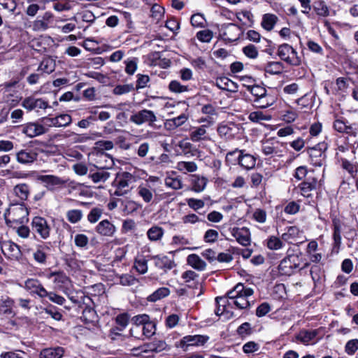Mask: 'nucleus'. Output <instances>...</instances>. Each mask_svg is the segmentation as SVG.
<instances>
[{
	"label": "nucleus",
	"instance_id": "obj_46",
	"mask_svg": "<svg viewBox=\"0 0 358 358\" xmlns=\"http://www.w3.org/2000/svg\"><path fill=\"white\" fill-rule=\"evenodd\" d=\"M170 294V290L168 287H160L155 291L152 294L148 297L149 301L155 302L160 300Z\"/></svg>",
	"mask_w": 358,
	"mask_h": 358
},
{
	"label": "nucleus",
	"instance_id": "obj_37",
	"mask_svg": "<svg viewBox=\"0 0 358 358\" xmlns=\"http://www.w3.org/2000/svg\"><path fill=\"white\" fill-rule=\"evenodd\" d=\"M317 334V330H302L296 336V339L305 345H308Z\"/></svg>",
	"mask_w": 358,
	"mask_h": 358
},
{
	"label": "nucleus",
	"instance_id": "obj_35",
	"mask_svg": "<svg viewBox=\"0 0 358 358\" xmlns=\"http://www.w3.org/2000/svg\"><path fill=\"white\" fill-rule=\"evenodd\" d=\"M313 9L317 15L320 17H326L330 15L331 10L323 0L314 1Z\"/></svg>",
	"mask_w": 358,
	"mask_h": 358
},
{
	"label": "nucleus",
	"instance_id": "obj_5",
	"mask_svg": "<svg viewBox=\"0 0 358 358\" xmlns=\"http://www.w3.org/2000/svg\"><path fill=\"white\" fill-rule=\"evenodd\" d=\"M277 55L286 63L292 66H299L301 63V58L297 52L287 43H283L278 46Z\"/></svg>",
	"mask_w": 358,
	"mask_h": 358
},
{
	"label": "nucleus",
	"instance_id": "obj_24",
	"mask_svg": "<svg viewBox=\"0 0 358 358\" xmlns=\"http://www.w3.org/2000/svg\"><path fill=\"white\" fill-rule=\"evenodd\" d=\"M13 193L19 201L24 203L29 197L31 193L30 185L25 182L17 184L13 187Z\"/></svg>",
	"mask_w": 358,
	"mask_h": 358
},
{
	"label": "nucleus",
	"instance_id": "obj_20",
	"mask_svg": "<svg viewBox=\"0 0 358 358\" xmlns=\"http://www.w3.org/2000/svg\"><path fill=\"white\" fill-rule=\"evenodd\" d=\"M208 336L203 335H188L184 336L180 341V347L187 350L189 346L203 345L208 341Z\"/></svg>",
	"mask_w": 358,
	"mask_h": 358
},
{
	"label": "nucleus",
	"instance_id": "obj_39",
	"mask_svg": "<svg viewBox=\"0 0 358 358\" xmlns=\"http://www.w3.org/2000/svg\"><path fill=\"white\" fill-rule=\"evenodd\" d=\"M27 215L28 211L23 205H20L19 206H13V208H10L8 211V216H13L11 217L13 221H20L22 222V221L21 220V218H23Z\"/></svg>",
	"mask_w": 358,
	"mask_h": 358
},
{
	"label": "nucleus",
	"instance_id": "obj_32",
	"mask_svg": "<svg viewBox=\"0 0 358 358\" xmlns=\"http://www.w3.org/2000/svg\"><path fill=\"white\" fill-rule=\"evenodd\" d=\"M334 128L336 131L340 133L349 134L352 130V127L348 124V121H345L343 117H340L337 114L334 115Z\"/></svg>",
	"mask_w": 358,
	"mask_h": 358
},
{
	"label": "nucleus",
	"instance_id": "obj_6",
	"mask_svg": "<svg viewBox=\"0 0 358 358\" xmlns=\"http://www.w3.org/2000/svg\"><path fill=\"white\" fill-rule=\"evenodd\" d=\"M328 148L327 143L320 142L313 148L307 150L309 155L310 162L313 166H322L326 162V150Z\"/></svg>",
	"mask_w": 358,
	"mask_h": 358
},
{
	"label": "nucleus",
	"instance_id": "obj_60",
	"mask_svg": "<svg viewBox=\"0 0 358 358\" xmlns=\"http://www.w3.org/2000/svg\"><path fill=\"white\" fill-rule=\"evenodd\" d=\"M133 90L132 84L118 85L113 90V93L115 95H122L131 92Z\"/></svg>",
	"mask_w": 358,
	"mask_h": 358
},
{
	"label": "nucleus",
	"instance_id": "obj_59",
	"mask_svg": "<svg viewBox=\"0 0 358 358\" xmlns=\"http://www.w3.org/2000/svg\"><path fill=\"white\" fill-rule=\"evenodd\" d=\"M186 202L188 206L195 211L203 208L205 206V202L202 199L189 198L186 199Z\"/></svg>",
	"mask_w": 358,
	"mask_h": 358
},
{
	"label": "nucleus",
	"instance_id": "obj_3",
	"mask_svg": "<svg viewBox=\"0 0 358 358\" xmlns=\"http://www.w3.org/2000/svg\"><path fill=\"white\" fill-rule=\"evenodd\" d=\"M247 90L250 92L252 99L250 101L260 108H266L275 102V97L268 93L266 87L261 85H247Z\"/></svg>",
	"mask_w": 358,
	"mask_h": 358
},
{
	"label": "nucleus",
	"instance_id": "obj_29",
	"mask_svg": "<svg viewBox=\"0 0 358 358\" xmlns=\"http://www.w3.org/2000/svg\"><path fill=\"white\" fill-rule=\"evenodd\" d=\"M96 231L101 236H112L115 231V227L108 220H104L97 224Z\"/></svg>",
	"mask_w": 358,
	"mask_h": 358
},
{
	"label": "nucleus",
	"instance_id": "obj_8",
	"mask_svg": "<svg viewBox=\"0 0 358 358\" xmlns=\"http://www.w3.org/2000/svg\"><path fill=\"white\" fill-rule=\"evenodd\" d=\"M299 257L296 255H288L282 259L278 265V271L281 275H290L299 268Z\"/></svg>",
	"mask_w": 358,
	"mask_h": 358
},
{
	"label": "nucleus",
	"instance_id": "obj_58",
	"mask_svg": "<svg viewBox=\"0 0 358 358\" xmlns=\"http://www.w3.org/2000/svg\"><path fill=\"white\" fill-rule=\"evenodd\" d=\"M213 36V33L210 29H204L196 33L197 39L202 43H209Z\"/></svg>",
	"mask_w": 358,
	"mask_h": 358
},
{
	"label": "nucleus",
	"instance_id": "obj_25",
	"mask_svg": "<svg viewBox=\"0 0 358 358\" xmlns=\"http://www.w3.org/2000/svg\"><path fill=\"white\" fill-rule=\"evenodd\" d=\"M22 106L28 110L34 109H45L48 107V103L42 99L29 96L24 99Z\"/></svg>",
	"mask_w": 358,
	"mask_h": 358
},
{
	"label": "nucleus",
	"instance_id": "obj_43",
	"mask_svg": "<svg viewBox=\"0 0 358 358\" xmlns=\"http://www.w3.org/2000/svg\"><path fill=\"white\" fill-rule=\"evenodd\" d=\"M56 67L55 61L51 58H45L41 62L37 71L46 74L52 73Z\"/></svg>",
	"mask_w": 358,
	"mask_h": 358
},
{
	"label": "nucleus",
	"instance_id": "obj_63",
	"mask_svg": "<svg viewBox=\"0 0 358 358\" xmlns=\"http://www.w3.org/2000/svg\"><path fill=\"white\" fill-rule=\"evenodd\" d=\"M169 89L172 92L182 93L188 90L187 86L182 85L178 80H172L169 85Z\"/></svg>",
	"mask_w": 358,
	"mask_h": 358
},
{
	"label": "nucleus",
	"instance_id": "obj_38",
	"mask_svg": "<svg viewBox=\"0 0 358 358\" xmlns=\"http://www.w3.org/2000/svg\"><path fill=\"white\" fill-rule=\"evenodd\" d=\"M278 20V17L272 13L263 15L261 22L262 27L266 31H271Z\"/></svg>",
	"mask_w": 358,
	"mask_h": 358
},
{
	"label": "nucleus",
	"instance_id": "obj_30",
	"mask_svg": "<svg viewBox=\"0 0 358 358\" xmlns=\"http://www.w3.org/2000/svg\"><path fill=\"white\" fill-rule=\"evenodd\" d=\"M64 355V349L62 347L48 348L40 352L39 358H62Z\"/></svg>",
	"mask_w": 358,
	"mask_h": 358
},
{
	"label": "nucleus",
	"instance_id": "obj_11",
	"mask_svg": "<svg viewBox=\"0 0 358 358\" xmlns=\"http://www.w3.org/2000/svg\"><path fill=\"white\" fill-rule=\"evenodd\" d=\"M23 287L31 295H36L43 299L48 294V291L37 278H28L24 281Z\"/></svg>",
	"mask_w": 358,
	"mask_h": 358
},
{
	"label": "nucleus",
	"instance_id": "obj_41",
	"mask_svg": "<svg viewBox=\"0 0 358 358\" xmlns=\"http://www.w3.org/2000/svg\"><path fill=\"white\" fill-rule=\"evenodd\" d=\"M333 239V252L338 254L341 245V227L338 223H334Z\"/></svg>",
	"mask_w": 358,
	"mask_h": 358
},
{
	"label": "nucleus",
	"instance_id": "obj_12",
	"mask_svg": "<svg viewBox=\"0 0 358 358\" xmlns=\"http://www.w3.org/2000/svg\"><path fill=\"white\" fill-rule=\"evenodd\" d=\"M229 231L239 244L245 247L250 245L251 234L248 228L234 227L230 228Z\"/></svg>",
	"mask_w": 358,
	"mask_h": 358
},
{
	"label": "nucleus",
	"instance_id": "obj_33",
	"mask_svg": "<svg viewBox=\"0 0 358 358\" xmlns=\"http://www.w3.org/2000/svg\"><path fill=\"white\" fill-rule=\"evenodd\" d=\"M285 242L281 237L276 236H269L264 241V245L271 250H278L284 247Z\"/></svg>",
	"mask_w": 358,
	"mask_h": 358
},
{
	"label": "nucleus",
	"instance_id": "obj_36",
	"mask_svg": "<svg viewBox=\"0 0 358 358\" xmlns=\"http://www.w3.org/2000/svg\"><path fill=\"white\" fill-rule=\"evenodd\" d=\"M187 263L196 270L203 271L206 267V262L197 255L191 254L187 257Z\"/></svg>",
	"mask_w": 358,
	"mask_h": 358
},
{
	"label": "nucleus",
	"instance_id": "obj_27",
	"mask_svg": "<svg viewBox=\"0 0 358 358\" xmlns=\"http://www.w3.org/2000/svg\"><path fill=\"white\" fill-rule=\"evenodd\" d=\"M303 231L299 229L296 226L288 227L286 231L281 236V238L286 243H292L293 241H296L300 238Z\"/></svg>",
	"mask_w": 358,
	"mask_h": 358
},
{
	"label": "nucleus",
	"instance_id": "obj_57",
	"mask_svg": "<svg viewBox=\"0 0 358 358\" xmlns=\"http://www.w3.org/2000/svg\"><path fill=\"white\" fill-rule=\"evenodd\" d=\"M341 166L348 171L352 176H354L358 171V166L352 164L346 159H341Z\"/></svg>",
	"mask_w": 358,
	"mask_h": 358
},
{
	"label": "nucleus",
	"instance_id": "obj_42",
	"mask_svg": "<svg viewBox=\"0 0 358 358\" xmlns=\"http://www.w3.org/2000/svg\"><path fill=\"white\" fill-rule=\"evenodd\" d=\"M215 301H216V303L217 306V307L215 310V314L217 315H222L224 313H226L227 314L229 313V310H227L228 306H228L229 299H227V297H226L225 296H217L215 299ZM232 315H233V313H230V315L232 316Z\"/></svg>",
	"mask_w": 358,
	"mask_h": 358
},
{
	"label": "nucleus",
	"instance_id": "obj_18",
	"mask_svg": "<svg viewBox=\"0 0 358 358\" xmlns=\"http://www.w3.org/2000/svg\"><path fill=\"white\" fill-rule=\"evenodd\" d=\"M95 157V163L90 164V165L93 166L95 169L109 170L111 169L115 164L113 158L103 152H97Z\"/></svg>",
	"mask_w": 358,
	"mask_h": 358
},
{
	"label": "nucleus",
	"instance_id": "obj_1",
	"mask_svg": "<svg viewBox=\"0 0 358 358\" xmlns=\"http://www.w3.org/2000/svg\"><path fill=\"white\" fill-rule=\"evenodd\" d=\"M253 294L252 288L245 287L239 283L229 291L225 296L229 299L228 306H234L238 309H248L254 304L253 301L250 300Z\"/></svg>",
	"mask_w": 358,
	"mask_h": 358
},
{
	"label": "nucleus",
	"instance_id": "obj_4",
	"mask_svg": "<svg viewBox=\"0 0 358 358\" xmlns=\"http://www.w3.org/2000/svg\"><path fill=\"white\" fill-rule=\"evenodd\" d=\"M226 161L233 164L238 163L245 170H251L256 165V158L253 155L246 153L245 150L238 148L227 154Z\"/></svg>",
	"mask_w": 358,
	"mask_h": 358
},
{
	"label": "nucleus",
	"instance_id": "obj_53",
	"mask_svg": "<svg viewBox=\"0 0 358 358\" xmlns=\"http://www.w3.org/2000/svg\"><path fill=\"white\" fill-rule=\"evenodd\" d=\"M242 52L245 57L251 59H255L259 56L257 48L253 44H248L242 48Z\"/></svg>",
	"mask_w": 358,
	"mask_h": 358
},
{
	"label": "nucleus",
	"instance_id": "obj_50",
	"mask_svg": "<svg viewBox=\"0 0 358 358\" xmlns=\"http://www.w3.org/2000/svg\"><path fill=\"white\" fill-rule=\"evenodd\" d=\"M248 119L253 122H260L271 120V115L265 114L262 111H253L249 114Z\"/></svg>",
	"mask_w": 358,
	"mask_h": 358
},
{
	"label": "nucleus",
	"instance_id": "obj_48",
	"mask_svg": "<svg viewBox=\"0 0 358 358\" xmlns=\"http://www.w3.org/2000/svg\"><path fill=\"white\" fill-rule=\"evenodd\" d=\"M236 17L245 25L251 26L253 23V15L249 10H241L236 13Z\"/></svg>",
	"mask_w": 358,
	"mask_h": 358
},
{
	"label": "nucleus",
	"instance_id": "obj_51",
	"mask_svg": "<svg viewBox=\"0 0 358 358\" xmlns=\"http://www.w3.org/2000/svg\"><path fill=\"white\" fill-rule=\"evenodd\" d=\"M234 85L235 83L227 77H220L215 80V85L223 90L232 91L231 87Z\"/></svg>",
	"mask_w": 358,
	"mask_h": 358
},
{
	"label": "nucleus",
	"instance_id": "obj_64",
	"mask_svg": "<svg viewBox=\"0 0 358 358\" xmlns=\"http://www.w3.org/2000/svg\"><path fill=\"white\" fill-rule=\"evenodd\" d=\"M358 350V339H352L347 342L345 352L349 355H353Z\"/></svg>",
	"mask_w": 358,
	"mask_h": 358
},
{
	"label": "nucleus",
	"instance_id": "obj_45",
	"mask_svg": "<svg viewBox=\"0 0 358 358\" xmlns=\"http://www.w3.org/2000/svg\"><path fill=\"white\" fill-rule=\"evenodd\" d=\"M283 64L280 62H269L264 68L266 73L271 75L280 74L283 71Z\"/></svg>",
	"mask_w": 358,
	"mask_h": 358
},
{
	"label": "nucleus",
	"instance_id": "obj_2",
	"mask_svg": "<svg viewBox=\"0 0 358 358\" xmlns=\"http://www.w3.org/2000/svg\"><path fill=\"white\" fill-rule=\"evenodd\" d=\"M136 177L127 171L117 173L112 182L115 188L113 195L116 196H124L131 193L136 182Z\"/></svg>",
	"mask_w": 358,
	"mask_h": 358
},
{
	"label": "nucleus",
	"instance_id": "obj_49",
	"mask_svg": "<svg viewBox=\"0 0 358 358\" xmlns=\"http://www.w3.org/2000/svg\"><path fill=\"white\" fill-rule=\"evenodd\" d=\"M125 64V72L128 75H134L137 70L138 59L137 57H130L124 62Z\"/></svg>",
	"mask_w": 358,
	"mask_h": 358
},
{
	"label": "nucleus",
	"instance_id": "obj_15",
	"mask_svg": "<svg viewBox=\"0 0 358 358\" xmlns=\"http://www.w3.org/2000/svg\"><path fill=\"white\" fill-rule=\"evenodd\" d=\"M208 126L202 124L192 127L189 131V138L194 143L208 141L210 139L208 133Z\"/></svg>",
	"mask_w": 358,
	"mask_h": 358
},
{
	"label": "nucleus",
	"instance_id": "obj_14",
	"mask_svg": "<svg viewBox=\"0 0 358 358\" xmlns=\"http://www.w3.org/2000/svg\"><path fill=\"white\" fill-rule=\"evenodd\" d=\"M239 125L234 122H222L217 127L219 136L225 140L234 138L239 132Z\"/></svg>",
	"mask_w": 358,
	"mask_h": 358
},
{
	"label": "nucleus",
	"instance_id": "obj_19",
	"mask_svg": "<svg viewBox=\"0 0 358 358\" xmlns=\"http://www.w3.org/2000/svg\"><path fill=\"white\" fill-rule=\"evenodd\" d=\"M16 161L22 165L29 166L36 161L37 152L30 148L22 149L15 154Z\"/></svg>",
	"mask_w": 358,
	"mask_h": 358
},
{
	"label": "nucleus",
	"instance_id": "obj_61",
	"mask_svg": "<svg viewBox=\"0 0 358 358\" xmlns=\"http://www.w3.org/2000/svg\"><path fill=\"white\" fill-rule=\"evenodd\" d=\"M218 237V231L217 230L210 229L205 232L203 235V241L208 243H213L217 241Z\"/></svg>",
	"mask_w": 358,
	"mask_h": 358
},
{
	"label": "nucleus",
	"instance_id": "obj_44",
	"mask_svg": "<svg viewBox=\"0 0 358 358\" xmlns=\"http://www.w3.org/2000/svg\"><path fill=\"white\" fill-rule=\"evenodd\" d=\"M164 234V229L157 225L152 226L147 231L148 238L150 241H160L162 238Z\"/></svg>",
	"mask_w": 358,
	"mask_h": 358
},
{
	"label": "nucleus",
	"instance_id": "obj_56",
	"mask_svg": "<svg viewBox=\"0 0 358 358\" xmlns=\"http://www.w3.org/2000/svg\"><path fill=\"white\" fill-rule=\"evenodd\" d=\"M140 330L145 338H150L155 334L156 325L153 322L149 321L143 325Z\"/></svg>",
	"mask_w": 358,
	"mask_h": 358
},
{
	"label": "nucleus",
	"instance_id": "obj_62",
	"mask_svg": "<svg viewBox=\"0 0 358 358\" xmlns=\"http://www.w3.org/2000/svg\"><path fill=\"white\" fill-rule=\"evenodd\" d=\"M190 22L194 27H204L206 19L201 13H196L192 15Z\"/></svg>",
	"mask_w": 358,
	"mask_h": 358
},
{
	"label": "nucleus",
	"instance_id": "obj_22",
	"mask_svg": "<svg viewBox=\"0 0 358 358\" xmlns=\"http://www.w3.org/2000/svg\"><path fill=\"white\" fill-rule=\"evenodd\" d=\"M317 180L313 177L308 178L305 181L300 183L298 188L300 189L301 194L306 198H312V192L316 189Z\"/></svg>",
	"mask_w": 358,
	"mask_h": 358
},
{
	"label": "nucleus",
	"instance_id": "obj_28",
	"mask_svg": "<svg viewBox=\"0 0 358 358\" xmlns=\"http://www.w3.org/2000/svg\"><path fill=\"white\" fill-rule=\"evenodd\" d=\"M110 177V173L108 170L90 169L88 178L94 183L105 182Z\"/></svg>",
	"mask_w": 358,
	"mask_h": 358
},
{
	"label": "nucleus",
	"instance_id": "obj_10",
	"mask_svg": "<svg viewBox=\"0 0 358 358\" xmlns=\"http://www.w3.org/2000/svg\"><path fill=\"white\" fill-rule=\"evenodd\" d=\"M36 179L50 191H55L64 186L66 182L64 178L55 175H38Z\"/></svg>",
	"mask_w": 358,
	"mask_h": 358
},
{
	"label": "nucleus",
	"instance_id": "obj_52",
	"mask_svg": "<svg viewBox=\"0 0 358 358\" xmlns=\"http://www.w3.org/2000/svg\"><path fill=\"white\" fill-rule=\"evenodd\" d=\"M176 169L180 171L195 172L198 166L194 162H179L177 163Z\"/></svg>",
	"mask_w": 358,
	"mask_h": 358
},
{
	"label": "nucleus",
	"instance_id": "obj_16",
	"mask_svg": "<svg viewBox=\"0 0 358 358\" xmlns=\"http://www.w3.org/2000/svg\"><path fill=\"white\" fill-rule=\"evenodd\" d=\"M1 251L3 255L11 261H19L22 252L19 245L12 241H5L1 244Z\"/></svg>",
	"mask_w": 358,
	"mask_h": 358
},
{
	"label": "nucleus",
	"instance_id": "obj_55",
	"mask_svg": "<svg viewBox=\"0 0 358 358\" xmlns=\"http://www.w3.org/2000/svg\"><path fill=\"white\" fill-rule=\"evenodd\" d=\"M129 316L127 313H121L116 316L115 323L119 331H122L129 324Z\"/></svg>",
	"mask_w": 358,
	"mask_h": 358
},
{
	"label": "nucleus",
	"instance_id": "obj_31",
	"mask_svg": "<svg viewBox=\"0 0 358 358\" xmlns=\"http://www.w3.org/2000/svg\"><path fill=\"white\" fill-rule=\"evenodd\" d=\"M208 180L206 178L199 176V175L191 176V190L195 192H201L206 188Z\"/></svg>",
	"mask_w": 358,
	"mask_h": 358
},
{
	"label": "nucleus",
	"instance_id": "obj_34",
	"mask_svg": "<svg viewBox=\"0 0 358 358\" xmlns=\"http://www.w3.org/2000/svg\"><path fill=\"white\" fill-rule=\"evenodd\" d=\"M155 265L164 271L171 270L175 266L174 262L166 256H155L153 257Z\"/></svg>",
	"mask_w": 358,
	"mask_h": 358
},
{
	"label": "nucleus",
	"instance_id": "obj_21",
	"mask_svg": "<svg viewBox=\"0 0 358 358\" xmlns=\"http://www.w3.org/2000/svg\"><path fill=\"white\" fill-rule=\"evenodd\" d=\"M282 147V144L278 141L266 140L262 143V151L265 155L280 156L282 152L281 149Z\"/></svg>",
	"mask_w": 358,
	"mask_h": 358
},
{
	"label": "nucleus",
	"instance_id": "obj_26",
	"mask_svg": "<svg viewBox=\"0 0 358 358\" xmlns=\"http://www.w3.org/2000/svg\"><path fill=\"white\" fill-rule=\"evenodd\" d=\"M154 192L155 189L148 183H143L137 188V194L147 203L153 200Z\"/></svg>",
	"mask_w": 358,
	"mask_h": 358
},
{
	"label": "nucleus",
	"instance_id": "obj_13",
	"mask_svg": "<svg viewBox=\"0 0 358 358\" xmlns=\"http://www.w3.org/2000/svg\"><path fill=\"white\" fill-rule=\"evenodd\" d=\"M220 31L223 39L230 42L238 41L242 34L241 27L234 23L222 25Z\"/></svg>",
	"mask_w": 358,
	"mask_h": 358
},
{
	"label": "nucleus",
	"instance_id": "obj_54",
	"mask_svg": "<svg viewBox=\"0 0 358 358\" xmlns=\"http://www.w3.org/2000/svg\"><path fill=\"white\" fill-rule=\"evenodd\" d=\"M165 185L174 190H178L182 188V182L180 178L171 176H168L165 178Z\"/></svg>",
	"mask_w": 358,
	"mask_h": 358
},
{
	"label": "nucleus",
	"instance_id": "obj_7",
	"mask_svg": "<svg viewBox=\"0 0 358 358\" xmlns=\"http://www.w3.org/2000/svg\"><path fill=\"white\" fill-rule=\"evenodd\" d=\"M157 117L154 111L148 109H143L134 113L129 117V121L137 126L147 124L149 127H153Z\"/></svg>",
	"mask_w": 358,
	"mask_h": 358
},
{
	"label": "nucleus",
	"instance_id": "obj_23",
	"mask_svg": "<svg viewBox=\"0 0 358 358\" xmlns=\"http://www.w3.org/2000/svg\"><path fill=\"white\" fill-rule=\"evenodd\" d=\"M47 131V129L41 124L30 122L22 127V132L29 138L42 135Z\"/></svg>",
	"mask_w": 358,
	"mask_h": 358
},
{
	"label": "nucleus",
	"instance_id": "obj_47",
	"mask_svg": "<svg viewBox=\"0 0 358 358\" xmlns=\"http://www.w3.org/2000/svg\"><path fill=\"white\" fill-rule=\"evenodd\" d=\"M83 217V213L79 209H71L66 213L67 220L71 224L79 222Z\"/></svg>",
	"mask_w": 358,
	"mask_h": 358
},
{
	"label": "nucleus",
	"instance_id": "obj_17",
	"mask_svg": "<svg viewBox=\"0 0 358 358\" xmlns=\"http://www.w3.org/2000/svg\"><path fill=\"white\" fill-rule=\"evenodd\" d=\"M50 250V243L43 242L38 244L33 252V259L36 263L41 265H45L47 263L48 257Z\"/></svg>",
	"mask_w": 358,
	"mask_h": 358
},
{
	"label": "nucleus",
	"instance_id": "obj_9",
	"mask_svg": "<svg viewBox=\"0 0 358 358\" xmlns=\"http://www.w3.org/2000/svg\"><path fill=\"white\" fill-rule=\"evenodd\" d=\"M31 229L42 239L45 240L50 237L51 228L44 217H34L31 221Z\"/></svg>",
	"mask_w": 358,
	"mask_h": 358
},
{
	"label": "nucleus",
	"instance_id": "obj_40",
	"mask_svg": "<svg viewBox=\"0 0 358 358\" xmlns=\"http://www.w3.org/2000/svg\"><path fill=\"white\" fill-rule=\"evenodd\" d=\"M133 322L135 325L134 328L130 329V334L132 336L136 337L134 333L136 331H139L140 329L145 325V323L150 321V317L146 314L136 315L132 319Z\"/></svg>",
	"mask_w": 358,
	"mask_h": 358
}]
</instances>
